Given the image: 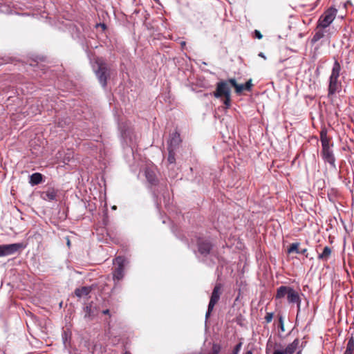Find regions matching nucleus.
<instances>
[{
  "mask_svg": "<svg viewBox=\"0 0 354 354\" xmlns=\"http://www.w3.org/2000/svg\"><path fill=\"white\" fill-rule=\"evenodd\" d=\"M332 253V250L329 246H325L321 254L318 255V259L327 261Z\"/></svg>",
  "mask_w": 354,
  "mask_h": 354,
  "instance_id": "nucleus-17",
  "label": "nucleus"
},
{
  "mask_svg": "<svg viewBox=\"0 0 354 354\" xmlns=\"http://www.w3.org/2000/svg\"><path fill=\"white\" fill-rule=\"evenodd\" d=\"M124 354H130V353H128V352H126Z\"/></svg>",
  "mask_w": 354,
  "mask_h": 354,
  "instance_id": "nucleus-40",
  "label": "nucleus"
},
{
  "mask_svg": "<svg viewBox=\"0 0 354 354\" xmlns=\"http://www.w3.org/2000/svg\"><path fill=\"white\" fill-rule=\"evenodd\" d=\"M337 10L330 8L326 10L319 18L317 25L323 28H328L335 19Z\"/></svg>",
  "mask_w": 354,
  "mask_h": 354,
  "instance_id": "nucleus-6",
  "label": "nucleus"
},
{
  "mask_svg": "<svg viewBox=\"0 0 354 354\" xmlns=\"http://www.w3.org/2000/svg\"><path fill=\"white\" fill-rule=\"evenodd\" d=\"M70 244H71L70 241L68 239V241H67L68 246H70Z\"/></svg>",
  "mask_w": 354,
  "mask_h": 354,
  "instance_id": "nucleus-39",
  "label": "nucleus"
},
{
  "mask_svg": "<svg viewBox=\"0 0 354 354\" xmlns=\"http://www.w3.org/2000/svg\"><path fill=\"white\" fill-rule=\"evenodd\" d=\"M342 66L337 59H335L328 80V95L330 97L342 90V82L339 80Z\"/></svg>",
  "mask_w": 354,
  "mask_h": 354,
  "instance_id": "nucleus-1",
  "label": "nucleus"
},
{
  "mask_svg": "<svg viewBox=\"0 0 354 354\" xmlns=\"http://www.w3.org/2000/svg\"><path fill=\"white\" fill-rule=\"evenodd\" d=\"M181 142L180 134L178 132H174L170 135L168 141L167 149L175 150L178 148Z\"/></svg>",
  "mask_w": 354,
  "mask_h": 354,
  "instance_id": "nucleus-12",
  "label": "nucleus"
},
{
  "mask_svg": "<svg viewBox=\"0 0 354 354\" xmlns=\"http://www.w3.org/2000/svg\"><path fill=\"white\" fill-rule=\"evenodd\" d=\"M279 321L281 322V330L283 331L284 330V329H283V321H282V318L281 317H280Z\"/></svg>",
  "mask_w": 354,
  "mask_h": 354,
  "instance_id": "nucleus-35",
  "label": "nucleus"
},
{
  "mask_svg": "<svg viewBox=\"0 0 354 354\" xmlns=\"http://www.w3.org/2000/svg\"><path fill=\"white\" fill-rule=\"evenodd\" d=\"M320 141L322 143V147L330 145V138L328 137L327 135V129L324 127L320 131Z\"/></svg>",
  "mask_w": 354,
  "mask_h": 354,
  "instance_id": "nucleus-16",
  "label": "nucleus"
},
{
  "mask_svg": "<svg viewBox=\"0 0 354 354\" xmlns=\"http://www.w3.org/2000/svg\"><path fill=\"white\" fill-rule=\"evenodd\" d=\"M245 354H252V351H248L245 352Z\"/></svg>",
  "mask_w": 354,
  "mask_h": 354,
  "instance_id": "nucleus-38",
  "label": "nucleus"
},
{
  "mask_svg": "<svg viewBox=\"0 0 354 354\" xmlns=\"http://www.w3.org/2000/svg\"><path fill=\"white\" fill-rule=\"evenodd\" d=\"M245 91H250L252 87V80H249L245 84Z\"/></svg>",
  "mask_w": 354,
  "mask_h": 354,
  "instance_id": "nucleus-28",
  "label": "nucleus"
},
{
  "mask_svg": "<svg viewBox=\"0 0 354 354\" xmlns=\"http://www.w3.org/2000/svg\"><path fill=\"white\" fill-rule=\"evenodd\" d=\"M333 33V31H331V28H330V26L328 28H326V36L325 37H327L329 38L331 37Z\"/></svg>",
  "mask_w": 354,
  "mask_h": 354,
  "instance_id": "nucleus-31",
  "label": "nucleus"
},
{
  "mask_svg": "<svg viewBox=\"0 0 354 354\" xmlns=\"http://www.w3.org/2000/svg\"><path fill=\"white\" fill-rule=\"evenodd\" d=\"M42 181V175L40 173H34L30 176L29 183L32 185H37Z\"/></svg>",
  "mask_w": 354,
  "mask_h": 354,
  "instance_id": "nucleus-20",
  "label": "nucleus"
},
{
  "mask_svg": "<svg viewBox=\"0 0 354 354\" xmlns=\"http://www.w3.org/2000/svg\"><path fill=\"white\" fill-rule=\"evenodd\" d=\"M124 263L125 259L122 257H118L115 259V263L117 267L113 272V277L114 280H121L124 275Z\"/></svg>",
  "mask_w": 354,
  "mask_h": 354,
  "instance_id": "nucleus-10",
  "label": "nucleus"
},
{
  "mask_svg": "<svg viewBox=\"0 0 354 354\" xmlns=\"http://www.w3.org/2000/svg\"><path fill=\"white\" fill-rule=\"evenodd\" d=\"M299 244L298 243H292L288 249V252L289 254L293 253V252L298 254L299 251Z\"/></svg>",
  "mask_w": 354,
  "mask_h": 354,
  "instance_id": "nucleus-23",
  "label": "nucleus"
},
{
  "mask_svg": "<svg viewBox=\"0 0 354 354\" xmlns=\"http://www.w3.org/2000/svg\"><path fill=\"white\" fill-rule=\"evenodd\" d=\"M333 146V143L330 145L322 147L321 156L325 162L328 163L333 169L337 170L336 159L332 149Z\"/></svg>",
  "mask_w": 354,
  "mask_h": 354,
  "instance_id": "nucleus-7",
  "label": "nucleus"
},
{
  "mask_svg": "<svg viewBox=\"0 0 354 354\" xmlns=\"http://www.w3.org/2000/svg\"><path fill=\"white\" fill-rule=\"evenodd\" d=\"M93 68L100 83L103 87H105L107 84V77L109 76V69L107 64L102 58L97 57L95 59Z\"/></svg>",
  "mask_w": 354,
  "mask_h": 354,
  "instance_id": "nucleus-3",
  "label": "nucleus"
},
{
  "mask_svg": "<svg viewBox=\"0 0 354 354\" xmlns=\"http://www.w3.org/2000/svg\"><path fill=\"white\" fill-rule=\"evenodd\" d=\"M299 339L296 338L292 342L288 344L285 348H281L280 344H276L272 354H293L295 352L296 354H301L302 348L305 346V342L301 343L300 348H299Z\"/></svg>",
  "mask_w": 354,
  "mask_h": 354,
  "instance_id": "nucleus-4",
  "label": "nucleus"
},
{
  "mask_svg": "<svg viewBox=\"0 0 354 354\" xmlns=\"http://www.w3.org/2000/svg\"><path fill=\"white\" fill-rule=\"evenodd\" d=\"M231 95L230 88L226 81H220L216 84V88L213 93V95L216 98H221L224 96Z\"/></svg>",
  "mask_w": 354,
  "mask_h": 354,
  "instance_id": "nucleus-11",
  "label": "nucleus"
},
{
  "mask_svg": "<svg viewBox=\"0 0 354 354\" xmlns=\"http://www.w3.org/2000/svg\"><path fill=\"white\" fill-rule=\"evenodd\" d=\"M254 36L259 39H261L262 37H263V35H261V33L260 32V31L257 30H255L254 32Z\"/></svg>",
  "mask_w": 354,
  "mask_h": 354,
  "instance_id": "nucleus-32",
  "label": "nucleus"
},
{
  "mask_svg": "<svg viewBox=\"0 0 354 354\" xmlns=\"http://www.w3.org/2000/svg\"><path fill=\"white\" fill-rule=\"evenodd\" d=\"M226 82H227V84H230L233 87H234V88H236V86L238 85L234 78H230Z\"/></svg>",
  "mask_w": 354,
  "mask_h": 354,
  "instance_id": "nucleus-30",
  "label": "nucleus"
},
{
  "mask_svg": "<svg viewBox=\"0 0 354 354\" xmlns=\"http://www.w3.org/2000/svg\"><path fill=\"white\" fill-rule=\"evenodd\" d=\"M273 313H267L265 316V320L266 323H270L272 320Z\"/></svg>",
  "mask_w": 354,
  "mask_h": 354,
  "instance_id": "nucleus-29",
  "label": "nucleus"
},
{
  "mask_svg": "<svg viewBox=\"0 0 354 354\" xmlns=\"http://www.w3.org/2000/svg\"><path fill=\"white\" fill-rule=\"evenodd\" d=\"M102 313H103L104 315H110V313H109V309L104 310L102 311Z\"/></svg>",
  "mask_w": 354,
  "mask_h": 354,
  "instance_id": "nucleus-34",
  "label": "nucleus"
},
{
  "mask_svg": "<svg viewBox=\"0 0 354 354\" xmlns=\"http://www.w3.org/2000/svg\"><path fill=\"white\" fill-rule=\"evenodd\" d=\"M145 176H146V178L147 179V180L151 184H155L156 178V175L153 173V171H152L149 169H147L145 171Z\"/></svg>",
  "mask_w": 354,
  "mask_h": 354,
  "instance_id": "nucleus-21",
  "label": "nucleus"
},
{
  "mask_svg": "<svg viewBox=\"0 0 354 354\" xmlns=\"http://www.w3.org/2000/svg\"><path fill=\"white\" fill-rule=\"evenodd\" d=\"M119 129L121 131V136L122 138L124 139V142L128 144V138L130 135V131L124 124H119Z\"/></svg>",
  "mask_w": 354,
  "mask_h": 354,
  "instance_id": "nucleus-19",
  "label": "nucleus"
},
{
  "mask_svg": "<svg viewBox=\"0 0 354 354\" xmlns=\"http://www.w3.org/2000/svg\"><path fill=\"white\" fill-rule=\"evenodd\" d=\"M196 242L197 246V251L195 253H198L202 257H207L211 254L213 248V244L211 241L202 236H196L195 240H192V242Z\"/></svg>",
  "mask_w": 354,
  "mask_h": 354,
  "instance_id": "nucleus-5",
  "label": "nucleus"
},
{
  "mask_svg": "<svg viewBox=\"0 0 354 354\" xmlns=\"http://www.w3.org/2000/svg\"><path fill=\"white\" fill-rule=\"evenodd\" d=\"M57 190L53 187H49L46 191L41 193L42 199L48 201H53L57 200Z\"/></svg>",
  "mask_w": 354,
  "mask_h": 354,
  "instance_id": "nucleus-13",
  "label": "nucleus"
},
{
  "mask_svg": "<svg viewBox=\"0 0 354 354\" xmlns=\"http://www.w3.org/2000/svg\"><path fill=\"white\" fill-rule=\"evenodd\" d=\"M306 252H307V249L306 248H304V249L299 250L298 254H304L307 257L308 254H306Z\"/></svg>",
  "mask_w": 354,
  "mask_h": 354,
  "instance_id": "nucleus-33",
  "label": "nucleus"
},
{
  "mask_svg": "<svg viewBox=\"0 0 354 354\" xmlns=\"http://www.w3.org/2000/svg\"><path fill=\"white\" fill-rule=\"evenodd\" d=\"M223 104L225 105V109H228L231 104V95L224 96Z\"/></svg>",
  "mask_w": 354,
  "mask_h": 354,
  "instance_id": "nucleus-25",
  "label": "nucleus"
},
{
  "mask_svg": "<svg viewBox=\"0 0 354 354\" xmlns=\"http://www.w3.org/2000/svg\"><path fill=\"white\" fill-rule=\"evenodd\" d=\"M353 352L345 351L344 354H353Z\"/></svg>",
  "mask_w": 354,
  "mask_h": 354,
  "instance_id": "nucleus-37",
  "label": "nucleus"
},
{
  "mask_svg": "<svg viewBox=\"0 0 354 354\" xmlns=\"http://www.w3.org/2000/svg\"><path fill=\"white\" fill-rule=\"evenodd\" d=\"M259 56L263 57V59H266V56L264 55V54L263 53H260L259 54Z\"/></svg>",
  "mask_w": 354,
  "mask_h": 354,
  "instance_id": "nucleus-36",
  "label": "nucleus"
},
{
  "mask_svg": "<svg viewBox=\"0 0 354 354\" xmlns=\"http://www.w3.org/2000/svg\"><path fill=\"white\" fill-rule=\"evenodd\" d=\"M241 346H242V342H239V344H237L235 346V347L234 348L231 354H239V353L241 348Z\"/></svg>",
  "mask_w": 354,
  "mask_h": 354,
  "instance_id": "nucleus-26",
  "label": "nucleus"
},
{
  "mask_svg": "<svg viewBox=\"0 0 354 354\" xmlns=\"http://www.w3.org/2000/svg\"><path fill=\"white\" fill-rule=\"evenodd\" d=\"M326 36V28H323L321 27H319L318 25H317L315 34L313 37L311 39V44H314L316 42H317L321 39L324 38Z\"/></svg>",
  "mask_w": 354,
  "mask_h": 354,
  "instance_id": "nucleus-14",
  "label": "nucleus"
},
{
  "mask_svg": "<svg viewBox=\"0 0 354 354\" xmlns=\"http://www.w3.org/2000/svg\"><path fill=\"white\" fill-rule=\"evenodd\" d=\"M287 296V300L290 304H296L297 307V315L301 310V298L298 292L292 287L281 286L277 290L275 298L277 299L283 298Z\"/></svg>",
  "mask_w": 354,
  "mask_h": 354,
  "instance_id": "nucleus-2",
  "label": "nucleus"
},
{
  "mask_svg": "<svg viewBox=\"0 0 354 354\" xmlns=\"http://www.w3.org/2000/svg\"><path fill=\"white\" fill-rule=\"evenodd\" d=\"M91 291V288L89 286H83L80 288H77L75 290V294L77 297H82L88 295Z\"/></svg>",
  "mask_w": 354,
  "mask_h": 354,
  "instance_id": "nucleus-18",
  "label": "nucleus"
},
{
  "mask_svg": "<svg viewBox=\"0 0 354 354\" xmlns=\"http://www.w3.org/2000/svg\"><path fill=\"white\" fill-rule=\"evenodd\" d=\"M84 312L85 317L93 319L95 316L97 315L98 310L95 306H93V303H90L85 307Z\"/></svg>",
  "mask_w": 354,
  "mask_h": 354,
  "instance_id": "nucleus-15",
  "label": "nucleus"
},
{
  "mask_svg": "<svg viewBox=\"0 0 354 354\" xmlns=\"http://www.w3.org/2000/svg\"><path fill=\"white\" fill-rule=\"evenodd\" d=\"M168 150V157H167V162L169 164H174L176 162V151L175 150Z\"/></svg>",
  "mask_w": 354,
  "mask_h": 354,
  "instance_id": "nucleus-22",
  "label": "nucleus"
},
{
  "mask_svg": "<svg viewBox=\"0 0 354 354\" xmlns=\"http://www.w3.org/2000/svg\"><path fill=\"white\" fill-rule=\"evenodd\" d=\"M221 284L216 283L213 289L212 292V295L210 297V300L208 304V308L205 314V318L207 319L213 310L214 306L217 304L218 300L220 299V297L221 295Z\"/></svg>",
  "mask_w": 354,
  "mask_h": 354,
  "instance_id": "nucleus-8",
  "label": "nucleus"
},
{
  "mask_svg": "<svg viewBox=\"0 0 354 354\" xmlns=\"http://www.w3.org/2000/svg\"><path fill=\"white\" fill-rule=\"evenodd\" d=\"M346 351H351V352L354 351V338L353 336L348 339V341L347 345H346Z\"/></svg>",
  "mask_w": 354,
  "mask_h": 354,
  "instance_id": "nucleus-24",
  "label": "nucleus"
},
{
  "mask_svg": "<svg viewBox=\"0 0 354 354\" xmlns=\"http://www.w3.org/2000/svg\"><path fill=\"white\" fill-rule=\"evenodd\" d=\"M24 248L21 243L0 245V257L14 254Z\"/></svg>",
  "mask_w": 354,
  "mask_h": 354,
  "instance_id": "nucleus-9",
  "label": "nucleus"
},
{
  "mask_svg": "<svg viewBox=\"0 0 354 354\" xmlns=\"http://www.w3.org/2000/svg\"><path fill=\"white\" fill-rule=\"evenodd\" d=\"M245 90L244 84H239L236 86L235 91L237 94H241Z\"/></svg>",
  "mask_w": 354,
  "mask_h": 354,
  "instance_id": "nucleus-27",
  "label": "nucleus"
}]
</instances>
